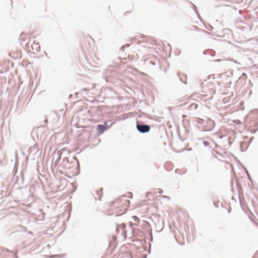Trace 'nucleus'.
<instances>
[{
    "label": "nucleus",
    "instance_id": "1",
    "mask_svg": "<svg viewBox=\"0 0 258 258\" xmlns=\"http://www.w3.org/2000/svg\"><path fill=\"white\" fill-rule=\"evenodd\" d=\"M136 128L137 131L141 134H145L150 132L151 126L149 124H144L143 123H139L137 121Z\"/></svg>",
    "mask_w": 258,
    "mask_h": 258
},
{
    "label": "nucleus",
    "instance_id": "2",
    "mask_svg": "<svg viewBox=\"0 0 258 258\" xmlns=\"http://www.w3.org/2000/svg\"><path fill=\"white\" fill-rule=\"evenodd\" d=\"M112 123H111L109 125L107 124L106 122H105L103 124H98L97 125V131L98 135H100L103 134L105 131L109 129L112 125Z\"/></svg>",
    "mask_w": 258,
    "mask_h": 258
},
{
    "label": "nucleus",
    "instance_id": "3",
    "mask_svg": "<svg viewBox=\"0 0 258 258\" xmlns=\"http://www.w3.org/2000/svg\"><path fill=\"white\" fill-rule=\"evenodd\" d=\"M62 164L63 165V167L65 169H70L73 166L72 161L70 160V159L68 157H64L63 159Z\"/></svg>",
    "mask_w": 258,
    "mask_h": 258
},
{
    "label": "nucleus",
    "instance_id": "4",
    "mask_svg": "<svg viewBox=\"0 0 258 258\" xmlns=\"http://www.w3.org/2000/svg\"><path fill=\"white\" fill-rule=\"evenodd\" d=\"M177 76L179 77V79H180V81L183 83L184 84H186V78L187 76L185 74H178Z\"/></svg>",
    "mask_w": 258,
    "mask_h": 258
},
{
    "label": "nucleus",
    "instance_id": "5",
    "mask_svg": "<svg viewBox=\"0 0 258 258\" xmlns=\"http://www.w3.org/2000/svg\"><path fill=\"white\" fill-rule=\"evenodd\" d=\"M189 109L196 110L198 108V104L196 103H192L189 106Z\"/></svg>",
    "mask_w": 258,
    "mask_h": 258
},
{
    "label": "nucleus",
    "instance_id": "6",
    "mask_svg": "<svg viewBox=\"0 0 258 258\" xmlns=\"http://www.w3.org/2000/svg\"><path fill=\"white\" fill-rule=\"evenodd\" d=\"M133 219L134 221L136 222H140L139 218L138 217L136 216H134L133 217Z\"/></svg>",
    "mask_w": 258,
    "mask_h": 258
},
{
    "label": "nucleus",
    "instance_id": "7",
    "mask_svg": "<svg viewBox=\"0 0 258 258\" xmlns=\"http://www.w3.org/2000/svg\"><path fill=\"white\" fill-rule=\"evenodd\" d=\"M15 156L16 160H17L18 158V151L16 150H15Z\"/></svg>",
    "mask_w": 258,
    "mask_h": 258
},
{
    "label": "nucleus",
    "instance_id": "8",
    "mask_svg": "<svg viewBox=\"0 0 258 258\" xmlns=\"http://www.w3.org/2000/svg\"><path fill=\"white\" fill-rule=\"evenodd\" d=\"M203 144L206 147H208L209 146V143L207 141H203Z\"/></svg>",
    "mask_w": 258,
    "mask_h": 258
},
{
    "label": "nucleus",
    "instance_id": "9",
    "mask_svg": "<svg viewBox=\"0 0 258 258\" xmlns=\"http://www.w3.org/2000/svg\"><path fill=\"white\" fill-rule=\"evenodd\" d=\"M158 190H159L158 192L159 194H162V193L163 192V190H162V189H158Z\"/></svg>",
    "mask_w": 258,
    "mask_h": 258
},
{
    "label": "nucleus",
    "instance_id": "10",
    "mask_svg": "<svg viewBox=\"0 0 258 258\" xmlns=\"http://www.w3.org/2000/svg\"><path fill=\"white\" fill-rule=\"evenodd\" d=\"M245 170L246 173H247V176H248V177L249 179H250V175H249V173H248V171L247 170V169H246V168H245Z\"/></svg>",
    "mask_w": 258,
    "mask_h": 258
},
{
    "label": "nucleus",
    "instance_id": "11",
    "mask_svg": "<svg viewBox=\"0 0 258 258\" xmlns=\"http://www.w3.org/2000/svg\"><path fill=\"white\" fill-rule=\"evenodd\" d=\"M3 251L4 252H12V251H10L9 249H6V248L4 249Z\"/></svg>",
    "mask_w": 258,
    "mask_h": 258
},
{
    "label": "nucleus",
    "instance_id": "12",
    "mask_svg": "<svg viewBox=\"0 0 258 258\" xmlns=\"http://www.w3.org/2000/svg\"><path fill=\"white\" fill-rule=\"evenodd\" d=\"M210 52L208 50H205L204 51V54H209V53H210Z\"/></svg>",
    "mask_w": 258,
    "mask_h": 258
},
{
    "label": "nucleus",
    "instance_id": "13",
    "mask_svg": "<svg viewBox=\"0 0 258 258\" xmlns=\"http://www.w3.org/2000/svg\"><path fill=\"white\" fill-rule=\"evenodd\" d=\"M121 227L122 229H124L125 228V225L124 224H122Z\"/></svg>",
    "mask_w": 258,
    "mask_h": 258
},
{
    "label": "nucleus",
    "instance_id": "14",
    "mask_svg": "<svg viewBox=\"0 0 258 258\" xmlns=\"http://www.w3.org/2000/svg\"><path fill=\"white\" fill-rule=\"evenodd\" d=\"M129 224H130V226L131 227H132L133 225H134V224L132 222H130L129 223Z\"/></svg>",
    "mask_w": 258,
    "mask_h": 258
},
{
    "label": "nucleus",
    "instance_id": "15",
    "mask_svg": "<svg viewBox=\"0 0 258 258\" xmlns=\"http://www.w3.org/2000/svg\"><path fill=\"white\" fill-rule=\"evenodd\" d=\"M44 122H45V123H47L48 122V120L47 119H45L44 120Z\"/></svg>",
    "mask_w": 258,
    "mask_h": 258
},
{
    "label": "nucleus",
    "instance_id": "16",
    "mask_svg": "<svg viewBox=\"0 0 258 258\" xmlns=\"http://www.w3.org/2000/svg\"><path fill=\"white\" fill-rule=\"evenodd\" d=\"M215 61H220L221 59H216Z\"/></svg>",
    "mask_w": 258,
    "mask_h": 258
},
{
    "label": "nucleus",
    "instance_id": "17",
    "mask_svg": "<svg viewBox=\"0 0 258 258\" xmlns=\"http://www.w3.org/2000/svg\"><path fill=\"white\" fill-rule=\"evenodd\" d=\"M204 32L206 33L209 34V32H208L206 30H204Z\"/></svg>",
    "mask_w": 258,
    "mask_h": 258
},
{
    "label": "nucleus",
    "instance_id": "18",
    "mask_svg": "<svg viewBox=\"0 0 258 258\" xmlns=\"http://www.w3.org/2000/svg\"><path fill=\"white\" fill-rule=\"evenodd\" d=\"M164 198H167V199H169L170 198L168 196H164Z\"/></svg>",
    "mask_w": 258,
    "mask_h": 258
},
{
    "label": "nucleus",
    "instance_id": "19",
    "mask_svg": "<svg viewBox=\"0 0 258 258\" xmlns=\"http://www.w3.org/2000/svg\"><path fill=\"white\" fill-rule=\"evenodd\" d=\"M60 156H59L58 157V159L56 160V161H57L58 160V159H59H59H60Z\"/></svg>",
    "mask_w": 258,
    "mask_h": 258
},
{
    "label": "nucleus",
    "instance_id": "20",
    "mask_svg": "<svg viewBox=\"0 0 258 258\" xmlns=\"http://www.w3.org/2000/svg\"><path fill=\"white\" fill-rule=\"evenodd\" d=\"M195 27L196 29H199V28H198L197 26H195Z\"/></svg>",
    "mask_w": 258,
    "mask_h": 258
},
{
    "label": "nucleus",
    "instance_id": "21",
    "mask_svg": "<svg viewBox=\"0 0 258 258\" xmlns=\"http://www.w3.org/2000/svg\"><path fill=\"white\" fill-rule=\"evenodd\" d=\"M97 194L98 195H99V191H97Z\"/></svg>",
    "mask_w": 258,
    "mask_h": 258
},
{
    "label": "nucleus",
    "instance_id": "22",
    "mask_svg": "<svg viewBox=\"0 0 258 258\" xmlns=\"http://www.w3.org/2000/svg\"><path fill=\"white\" fill-rule=\"evenodd\" d=\"M253 137L251 138L250 139V141H252V140L253 139Z\"/></svg>",
    "mask_w": 258,
    "mask_h": 258
},
{
    "label": "nucleus",
    "instance_id": "23",
    "mask_svg": "<svg viewBox=\"0 0 258 258\" xmlns=\"http://www.w3.org/2000/svg\"><path fill=\"white\" fill-rule=\"evenodd\" d=\"M125 197V196H124V195H123V196H122V197Z\"/></svg>",
    "mask_w": 258,
    "mask_h": 258
},
{
    "label": "nucleus",
    "instance_id": "24",
    "mask_svg": "<svg viewBox=\"0 0 258 258\" xmlns=\"http://www.w3.org/2000/svg\"><path fill=\"white\" fill-rule=\"evenodd\" d=\"M195 11H196V13H198V12L196 10H195Z\"/></svg>",
    "mask_w": 258,
    "mask_h": 258
},
{
    "label": "nucleus",
    "instance_id": "25",
    "mask_svg": "<svg viewBox=\"0 0 258 258\" xmlns=\"http://www.w3.org/2000/svg\"><path fill=\"white\" fill-rule=\"evenodd\" d=\"M101 197L99 198V200H101Z\"/></svg>",
    "mask_w": 258,
    "mask_h": 258
}]
</instances>
